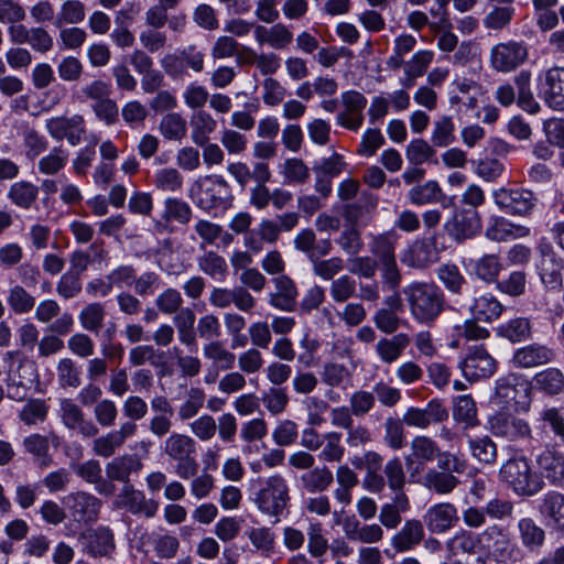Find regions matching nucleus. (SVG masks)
<instances>
[{"label": "nucleus", "instance_id": "1", "mask_svg": "<svg viewBox=\"0 0 564 564\" xmlns=\"http://www.w3.org/2000/svg\"><path fill=\"white\" fill-rule=\"evenodd\" d=\"M402 294L411 317L421 325H432L445 308V294L434 282H411Z\"/></svg>", "mask_w": 564, "mask_h": 564}, {"label": "nucleus", "instance_id": "2", "mask_svg": "<svg viewBox=\"0 0 564 564\" xmlns=\"http://www.w3.org/2000/svg\"><path fill=\"white\" fill-rule=\"evenodd\" d=\"M499 477L518 497H533L545 486L538 471L532 468L525 456H516L505 462L499 470Z\"/></svg>", "mask_w": 564, "mask_h": 564}, {"label": "nucleus", "instance_id": "3", "mask_svg": "<svg viewBox=\"0 0 564 564\" xmlns=\"http://www.w3.org/2000/svg\"><path fill=\"white\" fill-rule=\"evenodd\" d=\"M290 500V487L281 474H273L259 480L253 502L261 513L273 517L278 522L286 512Z\"/></svg>", "mask_w": 564, "mask_h": 564}, {"label": "nucleus", "instance_id": "4", "mask_svg": "<svg viewBox=\"0 0 564 564\" xmlns=\"http://www.w3.org/2000/svg\"><path fill=\"white\" fill-rule=\"evenodd\" d=\"M196 205L206 212H224L231 207V186L221 176L212 174L196 181Z\"/></svg>", "mask_w": 564, "mask_h": 564}, {"label": "nucleus", "instance_id": "5", "mask_svg": "<svg viewBox=\"0 0 564 564\" xmlns=\"http://www.w3.org/2000/svg\"><path fill=\"white\" fill-rule=\"evenodd\" d=\"M45 130L55 141L66 140L72 147L80 144L87 139L88 129L83 115L54 116L45 120Z\"/></svg>", "mask_w": 564, "mask_h": 564}, {"label": "nucleus", "instance_id": "6", "mask_svg": "<svg viewBox=\"0 0 564 564\" xmlns=\"http://www.w3.org/2000/svg\"><path fill=\"white\" fill-rule=\"evenodd\" d=\"M492 198L501 212L520 217L529 216L538 203L535 194L522 187L497 188L492 192Z\"/></svg>", "mask_w": 564, "mask_h": 564}, {"label": "nucleus", "instance_id": "7", "mask_svg": "<svg viewBox=\"0 0 564 564\" xmlns=\"http://www.w3.org/2000/svg\"><path fill=\"white\" fill-rule=\"evenodd\" d=\"M529 56L528 47L522 41L509 40L495 44L489 52L490 67L508 74L520 67Z\"/></svg>", "mask_w": 564, "mask_h": 564}, {"label": "nucleus", "instance_id": "8", "mask_svg": "<svg viewBox=\"0 0 564 564\" xmlns=\"http://www.w3.org/2000/svg\"><path fill=\"white\" fill-rule=\"evenodd\" d=\"M538 95L553 111L564 112V67L553 66L539 76Z\"/></svg>", "mask_w": 564, "mask_h": 564}, {"label": "nucleus", "instance_id": "9", "mask_svg": "<svg viewBox=\"0 0 564 564\" xmlns=\"http://www.w3.org/2000/svg\"><path fill=\"white\" fill-rule=\"evenodd\" d=\"M63 505L74 522L89 524L98 520L102 502L90 492L75 491L64 497Z\"/></svg>", "mask_w": 564, "mask_h": 564}, {"label": "nucleus", "instance_id": "10", "mask_svg": "<svg viewBox=\"0 0 564 564\" xmlns=\"http://www.w3.org/2000/svg\"><path fill=\"white\" fill-rule=\"evenodd\" d=\"M498 362L482 345L468 348L459 368L463 376L469 381H477L492 377L497 371Z\"/></svg>", "mask_w": 564, "mask_h": 564}, {"label": "nucleus", "instance_id": "11", "mask_svg": "<svg viewBox=\"0 0 564 564\" xmlns=\"http://www.w3.org/2000/svg\"><path fill=\"white\" fill-rule=\"evenodd\" d=\"M488 429L497 437L510 442L531 438L532 429L529 422L508 412H496L488 419Z\"/></svg>", "mask_w": 564, "mask_h": 564}, {"label": "nucleus", "instance_id": "12", "mask_svg": "<svg viewBox=\"0 0 564 564\" xmlns=\"http://www.w3.org/2000/svg\"><path fill=\"white\" fill-rule=\"evenodd\" d=\"M538 251L540 258L536 269L542 283L550 290L562 286L563 260L557 256L551 242L545 238L539 241Z\"/></svg>", "mask_w": 564, "mask_h": 564}, {"label": "nucleus", "instance_id": "13", "mask_svg": "<svg viewBox=\"0 0 564 564\" xmlns=\"http://www.w3.org/2000/svg\"><path fill=\"white\" fill-rule=\"evenodd\" d=\"M340 101L344 109L336 115V124L357 132L365 121L364 110L368 102L367 98L362 93L350 89L341 93Z\"/></svg>", "mask_w": 564, "mask_h": 564}, {"label": "nucleus", "instance_id": "14", "mask_svg": "<svg viewBox=\"0 0 564 564\" xmlns=\"http://www.w3.org/2000/svg\"><path fill=\"white\" fill-rule=\"evenodd\" d=\"M78 542L82 551L91 557L109 556L116 547L115 534L105 525L82 531L78 534Z\"/></svg>", "mask_w": 564, "mask_h": 564}, {"label": "nucleus", "instance_id": "15", "mask_svg": "<svg viewBox=\"0 0 564 564\" xmlns=\"http://www.w3.org/2000/svg\"><path fill=\"white\" fill-rule=\"evenodd\" d=\"M530 382L517 375H508L496 380L494 400L503 406L519 405L529 398Z\"/></svg>", "mask_w": 564, "mask_h": 564}, {"label": "nucleus", "instance_id": "16", "mask_svg": "<svg viewBox=\"0 0 564 564\" xmlns=\"http://www.w3.org/2000/svg\"><path fill=\"white\" fill-rule=\"evenodd\" d=\"M448 419V411L438 399H432L425 408L410 406L402 416V422L409 427L426 430Z\"/></svg>", "mask_w": 564, "mask_h": 564}, {"label": "nucleus", "instance_id": "17", "mask_svg": "<svg viewBox=\"0 0 564 564\" xmlns=\"http://www.w3.org/2000/svg\"><path fill=\"white\" fill-rule=\"evenodd\" d=\"M208 302L212 306L220 310L228 308L231 304L240 312H251L257 304L252 294L243 286L232 289L215 286L212 289Z\"/></svg>", "mask_w": 564, "mask_h": 564}, {"label": "nucleus", "instance_id": "18", "mask_svg": "<svg viewBox=\"0 0 564 564\" xmlns=\"http://www.w3.org/2000/svg\"><path fill=\"white\" fill-rule=\"evenodd\" d=\"M58 415L64 426L68 430H76L83 437L97 436V425L86 415L82 408L69 398H63L58 402Z\"/></svg>", "mask_w": 564, "mask_h": 564}, {"label": "nucleus", "instance_id": "19", "mask_svg": "<svg viewBox=\"0 0 564 564\" xmlns=\"http://www.w3.org/2000/svg\"><path fill=\"white\" fill-rule=\"evenodd\" d=\"M481 217L476 209H460L444 224L449 237L462 242L471 239L481 231Z\"/></svg>", "mask_w": 564, "mask_h": 564}, {"label": "nucleus", "instance_id": "20", "mask_svg": "<svg viewBox=\"0 0 564 564\" xmlns=\"http://www.w3.org/2000/svg\"><path fill=\"white\" fill-rule=\"evenodd\" d=\"M138 426L135 422L124 421L119 429L111 430L101 436H94L93 452L95 455L109 458L126 443L135 435Z\"/></svg>", "mask_w": 564, "mask_h": 564}, {"label": "nucleus", "instance_id": "21", "mask_svg": "<svg viewBox=\"0 0 564 564\" xmlns=\"http://www.w3.org/2000/svg\"><path fill=\"white\" fill-rule=\"evenodd\" d=\"M538 511L547 528L564 531V494L546 491L539 500Z\"/></svg>", "mask_w": 564, "mask_h": 564}, {"label": "nucleus", "instance_id": "22", "mask_svg": "<svg viewBox=\"0 0 564 564\" xmlns=\"http://www.w3.org/2000/svg\"><path fill=\"white\" fill-rule=\"evenodd\" d=\"M462 264L470 276L487 284L498 282L502 270L500 258L495 253H485L476 259H463Z\"/></svg>", "mask_w": 564, "mask_h": 564}, {"label": "nucleus", "instance_id": "23", "mask_svg": "<svg viewBox=\"0 0 564 564\" xmlns=\"http://www.w3.org/2000/svg\"><path fill=\"white\" fill-rule=\"evenodd\" d=\"M275 292L269 294V304L282 312H294L296 308L299 290L295 282L285 274L272 279Z\"/></svg>", "mask_w": 564, "mask_h": 564}, {"label": "nucleus", "instance_id": "24", "mask_svg": "<svg viewBox=\"0 0 564 564\" xmlns=\"http://www.w3.org/2000/svg\"><path fill=\"white\" fill-rule=\"evenodd\" d=\"M423 521L431 533H445L458 521L457 509L449 502L436 503L426 510Z\"/></svg>", "mask_w": 564, "mask_h": 564}, {"label": "nucleus", "instance_id": "25", "mask_svg": "<svg viewBox=\"0 0 564 564\" xmlns=\"http://www.w3.org/2000/svg\"><path fill=\"white\" fill-rule=\"evenodd\" d=\"M554 351L546 345L533 343L518 348L512 356L516 368H534L546 365L554 359Z\"/></svg>", "mask_w": 564, "mask_h": 564}, {"label": "nucleus", "instance_id": "26", "mask_svg": "<svg viewBox=\"0 0 564 564\" xmlns=\"http://www.w3.org/2000/svg\"><path fill=\"white\" fill-rule=\"evenodd\" d=\"M254 40L259 46L267 45L273 50L283 51L292 43L293 33L281 22L271 26L258 24L254 26Z\"/></svg>", "mask_w": 564, "mask_h": 564}, {"label": "nucleus", "instance_id": "27", "mask_svg": "<svg viewBox=\"0 0 564 564\" xmlns=\"http://www.w3.org/2000/svg\"><path fill=\"white\" fill-rule=\"evenodd\" d=\"M540 476L546 478L550 485L564 484V454L554 448L546 447L536 456Z\"/></svg>", "mask_w": 564, "mask_h": 564}, {"label": "nucleus", "instance_id": "28", "mask_svg": "<svg viewBox=\"0 0 564 564\" xmlns=\"http://www.w3.org/2000/svg\"><path fill=\"white\" fill-rule=\"evenodd\" d=\"M423 523L416 519L404 522L402 528L391 538V546L399 553L414 550L424 540Z\"/></svg>", "mask_w": 564, "mask_h": 564}, {"label": "nucleus", "instance_id": "29", "mask_svg": "<svg viewBox=\"0 0 564 564\" xmlns=\"http://www.w3.org/2000/svg\"><path fill=\"white\" fill-rule=\"evenodd\" d=\"M143 467L139 457L124 454L112 458L106 464L105 471L109 480L119 481L129 486L131 474H138Z\"/></svg>", "mask_w": 564, "mask_h": 564}, {"label": "nucleus", "instance_id": "30", "mask_svg": "<svg viewBox=\"0 0 564 564\" xmlns=\"http://www.w3.org/2000/svg\"><path fill=\"white\" fill-rule=\"evenodd\" d=\"M488 12L482 19V25L489 31L507 29L516 14L514 0H491Z\"/></svg>", "mask_w": 564, "mask_h": 564}, {"label": "nucleus", "instance_id": "31", "mask_svg": "<svg viewBox=\"0 0 564 564\" xmlns=\"http://www.w3.org/2000/svg\"><path fill=\"white\" fill-rule=\"evenodd\" d=\"M433 59V51L420 50L409 61H404V64L401 66L403 67V76L400 78L401 86L403 88H412L416 79L425 75Z\"/></svg>", "mask_w": 564, "mask_h": 564}, {"label": "nucleus", "instance_id": "32", "mask_svg": "<svg viewBox=\"0 0 564 564\" xmlns=\"http://www.w3.org/2000/svg\"><path fill=\"white\" fill-rule=\"evenodd\" d=\"M530 388L547 397L558 395L564 392V373L555 367L545 368L533 376Z\"/></svg>", "mask_w": 564, "mask_h": 564}, {"label": "nucleus", "instance_id": "33", "mask_svg": "<svg viewBox=\"0 0 564 564\" xmlns=\"http://www.w3.org/2000/svg\"><path fill=\"white\" fill-rule=\"evenodd\" d=\"M409 344L410 337L404 333L381 337L375 345V352L382 364L392 365L399 360Z\"/></svg>", "mask_w": 564, "mask_h": 564}, {"label": "nucleus", "instance_id": "34", "mask_svg": "<svg viewBox=\"0 0 564 564\" xmlns=\"http://www.w3.org/2000/svg\"><path fill=\"white\" fill-rule=\"evenodd\" d=\"M505 307L492 293H484L473 300L469 313L475 321L492 323L497 321Z\"/></svg>", "mask_w": 564, "mask_h": 564}, {"label": "nucleus", "instance_id": "35", "mask_svg": "<svg viewBox=\"0 0 564 564\" xmlns=\"http://www.w3.org/2000/svg\"><path fill=\"white\" fill-rule=\"evenodd\" d=\"M377 205V196L370 192L364 191L355 202L344 206L343 216L350 225L355 226L366 220L376 209Z\"/></svg>", "mask_w": 564, "mask_h": 564}, {"label": "nucleus", "instance_id": "36", "mask_svg": "<svg viewBox=\"0 0 564 564\" xmlns=\"http://www.w3.org/2000/svg\"><path fill=\"white\" fill-rule=\"evenodd\" d=\"M517 531L522 546L529 552H539L545 543L544 529L530 517L519 519Z\"/></svg>", "mask_w": 564, "mask_h": 564}, {"label": "nucleus", "instance_id": "37", "mask_svg": "<svg viewBox=\"0 0 564 564\" xmlns=\"http://www.w3.org/2000/svg\"><path fill=\"white\" fill-rule=\"evenodd\" d=\"M50 444L57 447L59 437L55 433L48 435L31 434L23 440V447L26 453L31 454L41 466H48L52 457L48 454Z\"/></svg>", "mask_w": 564, "mask_h": 564}, {"label": "nucleus", "instance_id": "38", "mask_svg": "<svg viewBox=\"0 0 564 564\" xmlns=\"http://www.w3.org/2000/svg\"><path fill=\"white\" fill-rule=\"evenodd\" d=\"M535 430L542 435L551 431L564 441V408L544 406L534 420Z\"/></svg>", "mask_w": 564, "mask_h": 564}, {"label": "nucleus", "instance_id": "39", "mask_svg": "<svg viewBox=\"0 0 564 564\" xmlns=\"http://www.w3.org/2000/svg\"><path fill=\"white\" fill-rule=\"evenodd\" d=\"M334 482V475L327 466H316L300 476L301 488L308 494H323Z\"/></svg>", "mask_w": 564, "mask_h": 564}, {"label": "nucleus", "instance_id": "40", "mask_svg": "<svg viewBox=\"0 0 564 564\" xmlns=\"http://www.w3.org/2000/svg\"><path fill=\"white\" fill-rule=\"evenodd\" d=\"M435 274L445 290L453 295H460L468 285V281L456 263L446 262L440 264Z\"/></svg>", "mask_w": 564, "mask_h": 564}, {"label": "nucleus", "instance_id": "41", "mask_svg": "<svg viewBox=\"0 0 564 564\" xmlns=\"http://www.w3.org/2000/svg\"><path fill=\"white\" fill-rule=\"evenodd\" d=\"M440 456L441 449L434 440L425 435H417L411 441V455L405 457V463L410 465L415 460L424 465Z\"/></svg>", "mask_w": 564, "mask_h": 564}, {"label": "nucleus", "instance_id": "42", "mask_svg": "<svg viewBox=\"0 0 564 564\" xmlns=\"http://www.w3.org/2000/svg\"><path fill=\"white\" fill-rule=\"evenodd\" d=\"M399 235L394 229L371 236L369 251L377 262L395 259V247Z\"/></svg>", "mask_w": 564, "mask_h": 564}, {"label": "nucleus", "instance_id": "43", "mask_svg": "<svg viewBox=\"0 0 564 564\" xmlns=\"http://www.w3.org/2000/svg\"><path fill=\"white\" fill-rule=\"evenodd\" d=\"M197 267L200 272L218 283H223L229 275L227 261L215 251H207L197 258Z\"/></svg>", "mask_w": 564, "mask_h": 564}, {"label": "nucleus", "instance_id": "44", "mask_svg": "<svg viewBox=\"0 0 564 564\" xmlns=\"http://www.w3.org/2000/svg\"><path fill=\"white\" fill-rule=\"evenodd\" d=\"M162 451L173 460L183 459L189 455H195L196 443L188 435L172 433L163 442Z\"/></svg>", "mask_w": 564, "mask_h": 564}, {"label": "nucleus", "instance_id": "45", "mask_svg": "<svg viewBox=\"0 0 564 564\" xmlns=\"http://www.w3.org/2000/svg\"><path fill=\"white\" fill-rule=\"evenodd\" d=\"M410 509L406 495L394 496L390 502L380 508L379 521L387 529H395L402 521L401 514Z\"/></svg>", "mask_w": 564, "mask_h": 564}, {"label": "nucleus", "instance_id": "46", "mask_svg": "<svg viewBox=\"0 0 564 564\" xmlns=\"http://www.w3.org/2000/svg\"><path fill=\"white\" fill-rule=\"evenodd\" d=\"M444 198V193L438 182L430 180L423 184L414 185L408 192V199L412 205L423 206L437 204Z\"/></svg>", "mask_w": 564, "mask_h": 564}, {"label": "nucleus", "instance_id": "47", "mask_svg": "<svg viewBox=\"0 0 564 564\" xmlns=\"http://www.w3.org/2000/svg\"><path fill=\"white\" fill-rule=\"evenodd\" d=\"M39 187L30 181H18L10 185L7 197L17 207L28 210L36 202Z\"/></svg>", "mask_w": 564, "mask_h": 564}, {"label": "nucleus", "instance_id": "48", "mask_svg": "<svg viewBox=\"0 0 564 564\" xmlns=\"http://www.w3.org/2000/svg\"><path fill=\"white\" fill-rule=\"evenodd\" d=\"M438 260V251L435 243L427 240H416L409 250V263L411 267L425 269Z\"/></svg>", "mask_w": 564, "mask_h": 564}, {"label": "nucleus", "instance_id": "49", "mask_svg": "<svg viewBox=\"0 0 564 564\" xmlns=\"http://www.w3.org/2000/svg\"><path fill=\"white\" fill-rule=\"evenodd\" d=\"M126 507L133 514H144L152 518L156 514L159 505L156 501L147 499L140 490H134L131 485L123 487Z\"/></svg>", "mask_w": 564, "mask_h": 564}, {"label": "nucleus", "instance_id": "50", "mask_svg": "<svg viewBox=\"0 0 564 564\" xmlns=\"http://www.w3.org/2000/svg\"><path fill=\"white\" fill-rule=\"evenodd\" d=\"M25 288L15 283L8 289L6 301L15 315L29 314L35 307L36 300Z\"/></svg>", "mask_w": 564, "mask_h": 564}, {"label": "nucleus", "instance_id": "51", "mask_svg": "<svg viewBox=\"0 0 564 564\" xmlns=\"http://www.w3.org/2000/svg\"><path fill=\"white\" fill-rule=\"evenodd\" d=\"M191 139L195 144H204L209 141V135L216 130L217 121L205 111L197 110L191 117Z\"/></svg>", "mask_w": 564, "mask_h": 564}, {"label": "nucleus", "instance_id": "52", "mask_svg": "<svg viewBox=\"0 0 564 564\" xmlns=\"http://www.w3.org/2000/svg\"><path fill=\"white\" fill-rule=\"evenodd\" d=\"M387 487L394 496L405 495L403 489L406 482V474L399 456L388 459L382 468Z\"/></svg>", "mask_w": 564, "mask_h": 564}, {"label": "nucleus", "instance_id": "53", "mask_svg": "<svg viewBox=\"0 0 564 564\" xmlns=\"http://www.w3.org/2000/svg\"><path fill=\"white\" fill-rule=\"evenodd\" d=\"M106 308L100 302L86 304L78 314V321L83 329L98 334L105 324Z\"/></svg>", "mask_w": 564, "mask_h": 564}, {"label": "nucleus", "instance_id": "54", "mask_svg": "<svg viewBox=\"0 0 564 564\" xmlns=\"http://www.w3.org/2000/svg\"><path fill=\"white\" fill-rule=\"evenodd\" d=\"M471 456L481 464L492 465L497 462L498 449L496 443L487 435L467 440Z\"/></svg>", "mask_w": 564, "mask_h": 564}, {"label": "nucleus", "instance_id": "55", "mask_svg": "<svg viewBox=\"0 0 564 564\" xmlns=\"http://www.w3.org/2000/svg\"><path fill=\"white\" fill-rule=\"evenodd\" d=\"M161 135L169 141H181L187 133V122L178 112H169L159 123Z\"/></svg>", "mask_w": 564, "mask_h": 564}, {"label": "nucleus", "instance_id": "56", "mask_svg": "<svg viewBox=\"0 0 564 564\" xmlns=\"http://www.w3.org/2000/svg\"><path fill=\"white\" fill-rule=\"evenodd\" d=\"M499 336L512 341H525L531 337V322L525 317H516L497 328Z\"/></svg>", "mask_w": 564, "mask_h": 564}, {"label": "nucleus", "instance_id": "57", "mask_svg": "<svg viewBox=\"0 0 564 564\" xmlns=\"http://www.w3.org/2000/svg\"><path fill=\"white\" fill-rule=\"evenodd\" d=\"M318 459L324 463H340L345 455V447L341 444V433L330 431L323 434Z\"/></svg>", "mask_w": 564, "mask_h": 564}, {"label": "nucleus", "instance_id": "58", "mask_svg": "<svg viewBox=\"0 0 564 564\" xmlns=\"http://www.w3.org/2000/svg\"><path fill=\"white\" fill-rule=\"evenodd\" d=\"M68 162V152L62 147H54L37 162L40 174L53 176L63 171Z\"/></svg>", "mask_w": 564, "mask_h": 564}, {"label": "nucleus", "instance_id": "59", "mask_svg": "<svg viewBox=\"0 0 564 564\" xmlns=\"http://www.w3.org/2000/svg\"><path fill=\"white\" fill-rule=\"evenodd\" d=\"M204 357L212 360L221 370L234 368L236 356L234 352L224 347L219 340H212L203 347Z\"/></svg>", "mask_w": 564, "mask_h": 564}, {"label": "nucleus", "instance_id": "60", "mask_svg": "<svg viewBox=\"0 0 564 564\" xmlns=\"http://www.w3.org/2000/svg\"><path fill=\"white\" fill-rule=\"evenodd\" d=\"M416 39L411 34L398 35L393 41L392 54L386 64L390 69H399L404 64V56L411 53L416 46Z\"/></svg>", "mask_w": 564, "mask_h": 564}, {"label": "nucleus", "instance_id": "61", "mask_svg": "<svg viewBox=\"0 0 564 564\" xmlns=\"http://www.w3.org/2000/svg\"><path fill=\"white\" fill-rule=\"evenodd\" d=\"M86 17V6L80 0H65L56 15L55 25L63 24L76 25L82 23Z\"/></svg>", "mask_w": 564, "mask_h": 564}, {"label": "nucleus", "instance_id": "62", "mask_svg": "<svg viewBox=\"0 0 564 564\" xmlns=\"http://www.w3.org/2000/svg\"><path fill=\"white\" fill-rule=\"evenodd\" d=\"M22 140L28 160H35L48 149L46 137L29 126H25L22 130Z\"/></svg>", "mask_w": 564, "mask_h": 564}, {"label": "nucleus", "instance_id": "63", "mask_svg": "<svg viewBox=\"0 0 564 564\" xmlns=\"http://www.w3.org/2000/svg\"><path fill=\"white\" fill-rule=\"evenodd\" d=\"M192 214L191 206L181 198L167 197L164 200L162 218L165 221H176L181 225H186L191 221Z\"/></svg>", "mask_w": 564, "mask_h": 564}, {"label": "nucleus", "instance_id": "64", "mask_svg": "<svg viewBox=\"0 0 564 564\" xmlns=\"http://www.w3.org/2000/svg\"><path fill=\"white\" fill-rule=\"evenodd\" d=\"M453 417L466 427H474L478 424L477 408L470 395H459L455 399Z\"/></svg>", "mask_w": 564, "mask_h": 564}]
</instances>
